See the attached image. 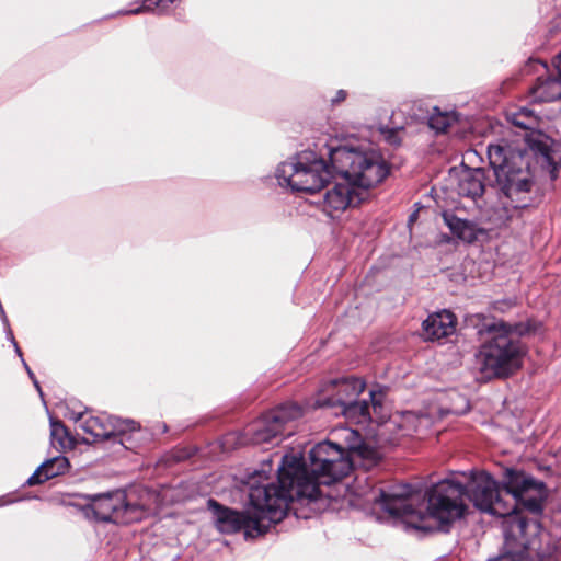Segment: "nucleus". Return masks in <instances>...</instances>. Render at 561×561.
<instances>
[{
	"mask_svg": "<svg viewBox=\"0 0 561 561\" xmlns=\"http://www.w3.org/2000/svg\"><path fill=\"white\" fill-rule=\"evenodd\" d=\"M502 486L504 494L496 481L481 471L472 473L467 485L442 480L424 495L408 484L396 485L388 491L373 489L368 501L379 503L387 513L400 518L407 529L432 533L447 531L465 515L466 496L478 510L503 518L504 547L496 561H537L530 553L537 549L538 525L530 523L518 505L538 512L547 495L545 484L523 470L505 468Z\"/></svg>",
	"mask_w": 561,
	"mask_h": 561,
	"instance_id": "1",
	"label": "nucleus"
},
{
	"mask_svg": "<svg viewBox=\"0 0 561 561\" xmlns=\"http://www.w3.org/2000/svg\"><path fill=\"white\" fill-rule=\"evenodd\" d=\"M526 141L527 148L517 150H507L499 144L489 145L488 157L499 187L495 202L483 198L485 175L481 168H467L458 174V195L472 199L484 218L496 227L506 225L519 216L522 209L535 203L530 159L535 158L543 169H547L551 180L558 176L559 163L554 158V140L542 133H533Z\"/></svg>",
	"mask_w": 561,
	"mask_h": 561,
	"instance_id": "2",
	"label": "nucleus"
},
{
	"mask_svg": "<svg viewBox=\"0 0 561 561\" xmlns=\"http://www.w3.org/2000/svg\"><path fill=\"white\" fill-rule=\"evenodd\" d=\"M350 440L346 454L339 445L322 442L309 451L307 465L300 454H286L277 469L275 481L278 490H286L294 500H316L320 484L330 485L346 477L353 468L355 457L375 459L376 453L363 444L359 433L345 431Z\"/></svg>",
	"mask_w": 561,
	"mask_h": 561,
	"instance_id": "3",
	"label": "nucleus"
},
{
	"mask_svg": "<svg viewBox=\"0 0 561 561\" xmlns=\"http://www.w3.org/2000/svg\"><path fill=\"white\" fill-rule=\"evenodd\" d=\"M245 484L252 513L230 510L215 500H208L207 505L219 531L233 534L243 530L245 537L254 538L286 516L290 495L288 491L277 489L265 469L250 474Z\"/></svg>",
	"mask_w": 561,
	"mask_h": 561,
	"instance_id": "4",
	"label": "nucleus"
},
{
	"mask_svg": "<svg viewBox=\"0 0 561 561\" xmlns=\"http://www.w3.org/2000/svg\"><path fill=\"white\" fill-rule=\"evenodd\" d=\"M533 330L530 323L508 324L504 321L484 323L480 334L489 339L481 345L476 355L479 369L485 377H507L517 371L523 364L526 348L519 336Z\"/></svg>",
	"mask_w": 561,
	"mask_h": 561,
	"instance_id": "5",
	"label": "nucleus"
},
{
	"mask_svg": "<svg viewBox=\"0 0 561 561\" xmlns=\"http://www.w3.org/2000/svg\"><path fill=\"white\" fill-rule=\"evenodd\" d=\"M329 160L335 173L341 174L363 195L381 183L389 174V167L381 153L374 148L340 146L331 148Z\"/></svg>",
	"mask_w": 561,
	"mask_h": 561,
	"instance_id": "6",
	"label": "nucleus"
},
{
	"mask_svg": "<svg viewBox=\"0 0 561 561\" xmlns=\"http://www.w3.org/2000/svg\"><path fill=\"white\" fill-rule=\"evenodd\" d=\"M333 172L316 152L304 150L282 162L276 169V178L280 186L314 193L325 185Z\"/></svg>",
	"mask_w": 561,
	"mask_h": 561,
	"instance_id": "7",
	"label": "nucleus"
},
{
	"mask_svg": "<svg viewBox=\"0 0 561 561\" xmlns=\"http://www.w3.org/2000/svg\"><path fill=\"white\" fill-rule=\"evenodd\" d=\"M89 503L84 506V515L101 522L129 524L141 520L147 512L144 506L127 501L126 493L116 490L107 493L84 496Z\"/></svg>",
	"mask_w": 561,
	"mask_h": 561,
	"instance_id": "8",
	"label": "nucleus"
},
{
	"mask_svg": "<svg viewBox=\"0 0 561 561\" xmlns=\"http://www.w3.org/2000/svg\"><path fill=\"white\" fill-rule=\"evenodd\" d=\"M300 416H302V409L295 402H286L268 411L249 428L252 442L254 444L270 443L283 433L287 422Z\"/></svg>",
	"mask_w": 561,
	"mask_h": 561,
	"instance_id": "9",
	"label": "nucleus"
},
{
	"mask_svg": "<svg viewBox=\"0 0 561 561\" xmlns=\"http://www.w3.org/2000/svg\"><path fill=\"white\" fill-rule=\"evenodd\" d=\"M84 433L89 434L92 439H85L88 443L96 440L114 438L123 435L126 432H134L138 428L133 420H122L116 416H108L105 414L99 416H90L84 419L80 424Z\"/></svg>",
	"mask_w": 561,
	"mask_h": 561,
	"instance_id": "10",
	"label": "nucleus"
},
{
	"mask_svg": "<svg viewBox=\"0 0 561 561\" xmlns=\"http://www.w3.org/2000/svg\"><path fill=\"white\" fill-rule=\"evenodd\" d=\"M366 198L353 184L348 181L345 183H335L330 187L324 196L322 209L331 218L337 217L348 207L359 205Z\"/></svg>",
	"mask_w": 561,
	"mask_h": 561,
	"instance_id": "11",
	"label": "nucleus"
},
{
	"mask_svg": "<svg viewBox=\"0 0 561 561\" xmlns=\"http://www.w3.org/2000/svg\"><path fill=\"white\" fill-rule=\"evenodd\" d=\"M316 405L320 408L336 409L335 414H342L347 420L363 424L373 420L370 405L366 400L352 402L345 401L342 397L317 400Z\"/></svg>",
	"mask_w": 561,
	"mask_h": 561,
	"instance_id": "12",
	"label": "nucleus"
},
{
	"mask_svg": "<svg viewBox=\"0 0 561 561\" xmlns=\"http://www.w3.org/2000/svg\"><path fill=\"white\" fill-rule=\"evenodd\" d=\"M422 328L426 340H440L455 332L456 318L448 310L435 312L423 321Z\"/></svg>",
	"mask_w": 561,
	"mask_h": 561,
	"instance_id": "13",
	"label": "nucleus"
},
{
	"mask_svg": "<svg viewBox=\"0 0 561 561\" xmlns=\"http://www.w3.org/2000/svg\"><path fill=\"white\" fill-rule=\"evenodd\" d=\"M69 460L65 456H56L44 461L27 479V485L42 484L45 481L66 473L69 469Z\"/></svg>",
	"mask_w": 561,
	"mask_h": 561,
	"instance_id": "14",
	"label": "nucleus"
},
{
	"mask_svg": "<svg viewBox=\"0 0 561 561\" xmlns=\"http://www.w3.org/2000/svg\"><path fill=\"white\" fill-rule=\"evenodd\" d=\"M531 98L535 102H553L561 99V78L548 76L537 79V83L530 89Z\"/></svg>",
	"mask_w": 561,
	"mask_h": 561,
	"instance_id": "15",
	"label": "nucleus"
},
{
	"mask_svg": "<svg viewBox=\"0 0 561 561\" xmlns=\"http://www.w3.org/2000/svg\"><path fill=\"white\" fill-rule=\"evenodd\" d=\"M365 383L358 378H344L341 380L331 381L327 392L335 391L333 394H328L318 400H324L327 398H339L342 397L345 401H354L364 390Z\"/></svg>",
	"mask_w": 561,
	"mask_h": 561,
	"instance_id": "16",
	"label": "nucleus"
},
{
	"mask_svg": "<svg viewBox=\"0 0 561 561\" xmlns=\"http://www.w3.org/2000/svg\"><path fill=\"white\" fill-rule=\"evenodd\" d=\"M442 216L445 225L454 236L467 242H472L476 239L477 228L473 221L460 218L453 210H446Z\"/></svg>",
	"mask_w": 561,
	"mask_h": 561,
	"instance_id": "17",
	"label": "nucleus"
},
{
	"mask_svg": "<svg viewBox=\"0 0 561 561\" xmlns=\"http://www.w3.org/2000/svg\"><path fill=\"white\" fill-rule=\"evenodd\" d=\"M457 121L458 116L455 112H440L437 107H434L428 117V126L436 133H446Z\"/></svg>",
	"mask_w": 561,
	"mask_h": 561,
	"instance_id": "18",
	"label": "nucleus"
},
{
	"mask_svg": "<svg viewBox=\"0 0 561 561\" xmlns=\"http://www.w3.org/2000/svg\"><path fill=\"white\" fill-rule=\"evenodd\" d=\"M50 437L53 443H57L61 448L71 444L67 427L58 420L50 419Z\"/></svg>",
	"mask_w": 561,
	"mask_h": 561,
	"instance_id": "19",
	"label": "nucleus"
},
{
	"mask_svg": "<svg viewBox=\"0 0 561 561\" xmlns=\"http://www.w3.org/2000/svg\"><path fill=\"white\" fill-rule=\"evenodd\" d=\"M369 397H370L371 409H373L374 414L379 415L382 410L383 392L381 390H379V391L370 390Z\"/></svg>",
	"mask_w": 561,
	"mask_h": 561,
	"instance_id": "20",
	"label": "nucleus"
},
{
	"mask_svg": "<svg viewBox=\"0 0 561 561\" xmlns=\"http://www.w3.org/2000/svg\"><path fill=\"white\" fill-rule=\"evenodd\" d=\"M401 129L402 128L388 130L387 134H386V139L391 145H399L400 144V138L398 137V131L401 130Z\"/></svg>",
	"mask_w": 561,
	"mask_h": 561,
	"instance_id": "21",
	"label": "nucleus"
},
{
	"mask_svg": "<svg viewBox=\"0 0 561 561\" xmlns=\"http://www.w3.org/2000/svg\"><path fill=\"white\" fill-rule=\"evenodd\" d=\"M553 66L556 68L557 73L561 78V53L558 56L554 57Z\"/></svg>",
	"mask_w": 561,
	"mask_h": 561,
	"instance_id": "22",
	"label": "nucleus"
},
{
	"mask_svg": "<svg viewBox=\"0 0 561 561\" xmlns=\"http://www.w3.org/2000/svg\"><path fill=\"white\" fill-rule=\"evenodd\" d=\"M345 98H346V92L344 90H340V91H337L336 96L334 99H332V103H339V102L345 100Z\"/></svg>",
	"mask_w": 561,
	"mask_h": 561,
	"instance_id": "23",
	"label": "nucleus"
},
{
	"mask_svg": "<svg viewBox=\"0 0 561 561\" xmlns=\"http://www.w3.org/2000/svg\"><path fill=\"white\" fill-rule=\"evenodd\" d=\"M529 67L534 68L536 71H537L536 67H541L542 69H547V65L539 60H530Z\"/></svg>",
	"mask_w": 561,
	"mask_h": 561,
	"instance_id": "24",
	"label": "nucleus"
},
{
	"mask_svg": "<svg viewBox=\"0 0 561 561\" xmlns=\"http://www.w3.org/2000/svg\"><path fill=\"white\" fill-rule=\"evenodd\" d=\"M146 9H147V7L141 5V7H138L136 9H131V10L126 11L125 14H138L140 12H144Z\"/></svg>",
	"mask_w": 561,
	"mask_h": 561,
	"instance_id": "25",
	"label": "nucleus"
},
{
	"mask_svg": "<svg viewBox=\"0 0 561 561\" xmlns=\"http://www.w3.org/2000/svg\"><path fill=\"white\" fill-rule=\"evenodd\" d=\"M83 415H84V413H77V414H73V415H72V420H73L75 422H80L81 420H83Z\"/></svg>",
	"mask_w": 561,
	"mask_h": 561,
	"instance_id": "26",
	"label": "nucleus"
},
{
	"mask_svg": "<svg viewBox=\"0 0 561 561\" xmlns=\"http://www.w3.org/2000/svg\"><path fill=\"white\" fill-rule=\"evenodd\" d=\"M414 421H415L414 415H413V414H411V413H407V422H408V423H412V422H414Z\"/></svg>",
	"mask_w": 561,
	"mask_h": 561,
	"instance_id": "27",
	"label": "nucleus"
},
{
	"mask_svg": "<svg viewBox=\"0 0 561 561\" xmlns=\"http://www.w3.org/2000/svg\"><path fill=\"white\" fill-rule=\"evenodd\" d=\"M32 380H33L34 386L36 387V389H37V390L39 391V393L42 394V391H41V387H39L38 381H37L35 378H34V379H32Z\"/></svg>",
	"mask_w": 561,
	"mask_h": 561,
	"instance_id": "28",
	"label": "nucleus"
},
{
	"mask_svg": "<svg viewBox=\"0 0 561 561\" xmlns=\"http://www.w3.org/2000/svg\"><path fill=\"white\" fill-rule=\"evenodd\" d=\"M513 123L517 126H520V127H525V124L523 122H519V121H513Z\"/></svg>",
	"mask_w": 561,
	"mask_h": 561,
	"instance_id": "29",
	"label": "nucleus"
},
{
	"mask_svg": "<svg viewBox=\"0 0 561 561\" xmlns=\"http://www.w3.org/2000/svg\"><path fill=\"white\" fill-rule=\"evenodd\" d=\"M26 371H27V374H28V376H30V378H31V379H34V378H35V377H34L33 371H32L30 368H27V370H26Z\"/></svg>",
	"mask_w": 561,
	"mask_h": 561,
	"instance_id": "30",
	"label": "nucleus"
},
{
	"mask_svg": "<svg viewBox=\"0 0 561 561\" xmlns=\"http://www.w3.org/2000/svg\"><path fill=\"white\" fill-rule=\"evenodd\" d=\"M22 362H23L24 368L27 370V368H30L28 365L25 363V360L23 358H22Z\"/></svg>",
	"mask_w": 561,
	"mask_h": 561,
	"instance_id": "31",
	"label": "nucleus"
},
{
	"mask_svg": "<svg viewBox=\"0 0 561 561\" xmlns=\"http://www.w3.org/2000/svg\"><path fill=\"white\" fill-rule=\"evenodd\" d=\"M411 428L410 427H407V435H410L411 434Z\"/></svg>",
	"mask_w": 561,
	"mask_h": 561,
	"instance_id": "32",
	"label": "nucleus"
}]
</instances>
